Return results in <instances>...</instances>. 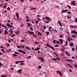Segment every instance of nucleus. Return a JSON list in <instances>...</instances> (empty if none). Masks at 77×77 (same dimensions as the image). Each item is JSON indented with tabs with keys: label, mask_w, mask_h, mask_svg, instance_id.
Wrapping results in <instances>:
<instances>
[{
	"label": "nucleus",
	"mask_w": 77,
	"mask_h": 77,
	"mask_svg": "<svg viewBox=\"0 0 77 77\" xmlns=\"http://www.w3.org/2000/svg\"><path fill=\"white\" fill-rule=\"evenodd\" d=\"M75 22L77 23V18H75Z\"/></svg>",
	"instance_id": "nucleus-41"
},
{
	"label": "nucleus",
	"mask_w": 77,
	"mask_h": 77,
	"mask_svg": "<svg viewBox=\"0 0 77 77\" xmlns=\"http://www.w3.org/2000/svg\"><path fill=\"white\" fill-rule=\"evenodd\" d=\"M26 48L28 50H31V49L30 48H29L28 46H26Z\"/></svg>",
	"instance_id": "nucleus-18"
},
{
	"label": "nucleus",
	"mask_w": 77,
	"mask_h": 77,
	"mask_svg": "<svg viewBox=\"0 0 77 77\" xmlns=\"http://www.w3.org/2000/svg\"><path fill=\"white\" fill-rule=\"evenodd\" d=\"M21 71H22V69H20V70H18V72H21Z\"/></svg>",
	"instance_id": "nucleus-19"
},
{
	"label": "nucleus",
	"mask_w": 77,
	"mask_h": 77,
	"mask_svg": "<svg viewBox=\"0 0 77 77\" xmlns=\"http://www.w3.org/2000/svg\"><path fill=\"white\" fill-rule=\"evenodd\" d=\"M56 59H57V60H60V59H59V58H58L56 57Z\"/></svg>",
	"instance_id": "nucleus-60"
},
{
	"label": "nucleus",
	"mask_w": 77,
	"mask_h": 77,
	"mask_svg": "<svg viewBox=\"0 0 77 77\" xmlns=\"http://www.w3.org/2000/svg\"><path fill=\"white\" fill-rule=\"evenodd\" d=\"M29 20H30L28 18L27 20H26V22H29Z\"/></svg>",
	"instance_id": "nucleus-49"
},
{
	"label": "nucleus",
	"mask_w": 77,
	"mask_h": 77,
	"mask_svg": "<svg viewBox=\"0 0 77 77\" xmlns=\"http://www.w3.org/2000/svg\"><path fill=\"white\" fill-rule=\"evenodd\" d=\"M67 11H68V10H65L64 11L62 10V13H65V12H67Z\"/></svg>",
	"instance_id": "nucleus-9"
},
{
	"label": "nucleus",
	"mask_w": 77,
	"mask_h": 77,
	"mask_svg": "<svg viewBox=\"0 0 77 77\" xmlns=\"http://www.w3.org/2000/svg\"><path fill=\"white\" fill-rule=\"evenodd\" d=\"M67 7H68V8H69V9H71V6H69V5H68Z\"/></svg>",
	"instance_id": "nucleus-40"
},
{
	"label": "nucleus",
	"mask_w": 77,
	"mask_h": 77,
	"mask_svg": "<svg viewBox=\"0 0 77 77\" xmlns=\"http://www.w3.org/2000/svg\"><path fill=\"white\" fill-rule=\"evenodd\" d=\"M22 47H23V45H20V46H19V48H21Z\"/></svg>",
	"instance_id": "nucleus-53"
},
{
	"label": "nucleus",
	"mask_w": 77,
	"mask_h": 77,
	"mask_svg": "<svg viewBox=\"0 0 77 77\" xmlns=\"http://www.w3.org/2000/svg\"><path fill=\"white\" fill-rule=\"evenodd\" d=\"M67 13H68V14H71V12L70 11H68Z\"/></svg>",
	"instance_id": "nucleus-45"
},
{
	"label": "nucleus",
	"mask_w": 77,
	"mask_h": 77,
	"mask_svg": "<svg viewBox=\"0 0 77 77\" xmlns=\"http://www.w3.org/2000/svg\"><path fill=\"white\" fill-rule=\"evenodd\" d=\"M75 28H76L77 29V25L75 26Z\"/></svg>",
	"instance_id": "nucleus-64"
},
{
	"label": "nucleus",
	"mask_w": 77,
	"mask_h": 77,
	"mask_svg": "<svg viewBox=\"0 0 77 77\" xmlns=\"http://www.w3.org/2000/svg\"><path fill=\"white\" fill-rule=\"evenodd\" d=\"M57 74H59L60 75L61 77H62V76H63L62 73V72H61L59 71H57Z\"/></svg>",
	"instance_id": "nucleus-2"
},
{
	"label": "nucleus",
	"mask_w": 77,
	"mask_h": 77,
	"mask_svg": "<svg viewBox=\"0 0 77 77\" xmlns=\"http://www.w3.org/2000/svg\"><path fill=\"white\" fill-rule=\"evenodd\" d=\"M16 15L17 17L18 20H19V19H20V17H19V14H18V13H16Z\"/></svg>",
	"instance_id": "nucleus-7"
},
{
	"label": "nucleus",
	"mask_w": 77,
	"mask_h": 77,
	"mask_svg": "<svg viewBox=\"0 0 77 77\" xmlns=\"http://www.w3.org/2000/svg\"><path fill=\"white\" fill-rule=\"evenodd\" d=\"M66 60V62H72V60Z\"/></svg>",
	"instance_id": "nucleus-17"
},
{
	"label": "nucleus",
	"mask_w": 77,
	"mask_h": 77,
	"mask_svg": "<svg viewBox=\"0 0 77 77\" xmlns=\"http://www.w3.org/2000/svg\"><path fill=\"white\" fill-rule=\"evenodd\" d=\"M51 28H52V27H51V26H50V27L48 28V29H51Z\"/></svg>",
	"instance_id": "nucleus-61"
},
{
	"label": "nucleus",
	"mask_w": 77,
	"mask_h": 77,
	"mask_svg": "<svg viewBox=\"0 0 77 77\" xmlns=\"http://www.w3.org/2000/svg\"><path fill=\"white\" fill-rule=\"evenodd\" d=\"M35 43L36 44H39V43L38 42H35Z\"/></svg>",
	"instance_id": "nucleus-54"
},
{
	"label": "nucleus",
	"mask_w": 77,
	"mask_h": 77,
	"mask_svg": "<svg viewBox=\"0 0 77 77\" xmlns=\"http://www.w3.org/2000/svg\"><path fill=\"white\" fill-rule=\"evenodd\" d=\"M47 47H49V48H51V49H53V50H55V49L54 48H53L52 46H50V45L47 44H46Z\"/></svg>",
	"instance_id": "nucleus-3"
},
{
	"label": "nucleus",
	"mask_w": 77,
	"mask_h": 77,
	"mask_svg": "<svg viewBox=\"0 0 77 77\" xmlns=\"http://www.w3.org/2000/svg\"><path fill=\"white\" fill-rule=\"evenodd\" d=\"M40 49V48H37L36 49H34V50L35 51H37V50H38V51H39V50Z\"/></svg>",
	"instance_id": "nucleus-12"
},
{
	"label": "nucleus",
	"mask_w": 77,
	"mask_h": 77,
	"mask_svg": "<svg viewBox=\"0 0 77 77\" xmlns=\"http://www.w3.org/2000/svg\"><path fill=\"white\" fill-rule=\"evenodd\" d=\"M31 56H29L27 57V59H30V57H31Z\"/></svg>",
	"instance_id": "nucleus-48"
},
{
	"label": "nucleus",
	"mask_w": 77,
	"mask_h": 77,
	"mask_svg": "<svg viewBox=\"0 0 77 77\" xmlns=\"http://www.w3.org/2000/svg\"><path fill=\"white\" fill-rule=\"evenodd\" d=\"M56 42L57 44H60V42L59 41H57Z\"/></svg>",
	"instance_id": "nucleus-36"
},
{
	"label": "nucleus",
	"mask_w": 77,
	"mask_h": 77,
	"mask_svg": "<svg viewBox=\"0 0 77 77\" xmlns=\"http://www.w3.org/2000/svg\"><path fill=\"white\" fill-rule=\"evenodd\" d=\"M7 7V6H6V5L3 6L4 9H6V8Z\"/></svg>",
	"instance_id": "nucleus-30"
},
{
	"label": "nucleus",
	"mask_w": 77,
	"mask_h": 77,
	"mask_svg": "<svg viewBox=\"0 0 77 77\" xmlns=\"http://www.w3.org/2000/svg\"><path fill=\"white\" fill-rule=\"evenodd\" d=\"M13 56L14 57V56H17V55L14 54H12Z\"/></svg>",
	"instance_id": "nucleus-25"
},
{
	"label": "nucleus",
	"mask_w": 77,
	"mask_h": 77,
	"mask_svg": "<svg viewBox=\"0 0 77 77\" xmlns=\"http://www.w3.org/2000/svg\"><path fill=\"white\" fill-rule=\"evenodd\" d=\"M24 61H19L18 63H21V62H24Z\"/></svg>",
	"instance_id": "nucleus-32"
},
{
	"label": "nucleus",
	"mask_w": 77,
	"mask_h": 77,
	"mask_svg": "<svg viewBox=\"0 0 77 77\" xmlns=\"http://www.w3.org/2000/svg\"><path fill=\"white\" fill-rule=\"evenodd\" d=\"M68 41H69V42H70V41H71L70 37H68Z\"/></svg>",
	"instance_id": "nucleus-21"
},
{
	"label": "nucleus",
	"mask_w": 77,
	"mask_h": 77,
	"mask_svg": "<svg viewBox=\"0 0 77 77\" xmlns=\"http://www.w3.org/2000/svg\"><path fill=\"white\" fill-rule=\"evenodd\" d=\"M7 77V75H2L1 76V77Z\"/></svg>",
	"instance_id": "nucleus-27"
},
{
	"label": "nucleus",
	"mask_w": 77,
	"mask_h": 77,
	"mask_svg": "<svg viewBox=\"0 0 77 77\" xmlns=\"http://www.w3.org/2000/svg\"><path fill=\"white\" fill-rule=\"evenodd\" d=\"M74 46V44L73 43L71 42L70 43V44L69 45L70 47H72V46Z\"/></svg>",
	"instance_id": "nucleus-11"
},
{
	"label": "nucleus",
	"mask_w": 77,
	"mask_h": 77,
	"mask_svg": "<svg viewBox=\"0 0 77 77\" xmlns=\"http://www.w3.org/2000/svg\"><path fill=\"white\" fill-rule=\"evenodd\" d=\"M4 33L5 34V35H8V31H6V30H5L4 31Z\"/></svg>",
	"instance_id": "nucleus-8"
},
{
	"label": "nucleus",
	"mask_w": 77,
	"mask_h": 77,
	"mask_svg": "<svg viewBox=\"0 0 77 77\" xmlns=\"http://www.w3.org/2000/svg\"><path fill=\"white\" fill-rule=\"evenodd\" d=\"M72 51H75V49H74V48H72Z\"/></svg>",
	"instance_id": "nucleus-46"
},
{
	"label": "nucleus",
	"mask_w": 77,
	"mask_h": 77,
	"mask_svg": "<svg viewBox=\"0 0 77 77\" xmlns=\"http://www.w3.org/2000/svg\"><path fill=\"white\" fill-rule=\"evenodd\" d=\"M66 54L68 56H71V54H70L68 52L66 51H65Z\"/></svg>",
	"instance_id": "nucleus-6"
},
{
	"label": "nucleus",
	"mask_w": 77,
	"mask_h": 77,
	"mask_svg": "<svg viewBox=\"0 0 77 77\" xmlns=\"http://www.w3.org/2000/svg\"><path fill=\"white\" fill-rule=\"evenodd\" d=\"M20 64L21 65H24V63H20Z\"/></svg>",
	"instance_id": "nucleus-59"
},
{
	"label": "nucleus",
	"mask_w": 77,
	"mask_h": 77,
	"mask_svg": "<svg viewBox=\"0 0 77 77\" xmlns=\"http://www.w3.org/2000/svg\"><path fill=\"white\" fill-rule=\"evenodd\" d=\"M59 41H60V42H61V44H63V40L62 39H59Z\"/></svg>",
	"instance_id": "nucleus-13"
},
{
	"label": "nucleus",
	"mask_w": 77,
	"mask_h": 77,
	"mask_svg": "<svg viewBox=\"0 0 77 77\" xmlns=\"http://www.w3.org/2000/svg\"><path fill=\"white\" fill-rule=\"evenodd\" d=\"M56 42V40H54L53 41V42L54 44H55L56 43H55Z\"/></svg>",
	"instance_id": "nucleus-29"
},
{
	"label": "nucleus",
	"mask_w": 77,
	"mask_h": 77,
	"mask_svg": "<svg viewBox=\"0 0 77 77\" xmlns=\"http://www.w3.org/2000/svg\"><path fill=\"white\" fill-rule=\"evenodd\" d=\"M31 30V31H33V28L31 27H30L29 28Z\"/></svg>",
	"instance_id": "nucleus-28"
},
{
	"label": "nucleus",
	"mask_w": 77,
	"mask_h": 77,
	"mask_svg": "<svg viewBox=\"0 0 77 77\" xmlns=\"http://www.w3.org/2000/svg\"><path fill=\"white\" fill-rule=\"evenodd\" d=\"M45 23H49V21H46L45 22Z\"/></svg>",
	"instance_id": "nucleus-58"
},
{
	"label": "nucleus",
	"mask_w": 77,
	"mask_h": 77,
	"mask_svg": "<svg viewBox=\"0 0 77 77\" xmlns=\"http://www.w3.org/2000/svg\"><path fill=\"white\" fill-rule=\"evenodd\" d=\"M45 19H46V20H48V21H50V17H45Z\"/></svg>",
	"instance_id": "nucleus-10"
},
{
	"label": "nucleus",
	"mask_w": 77,
	"mask_h": 77,
	"mask_svg": "<svg viewBox=\"0 0 77 77\" xmlns=\"http://www.w3.org/2000/svg\"><path fill=\"white\" fill-rule=\"evenodd\" d=\"M8 42L10 43L11 42V40H8Z\"/></svg>",
	"instance_id": "nucleus-63"
},
{
	"label": "nucleus",
	"mask_w": 77,
	"mask_h": 77,
	"mask_svg": "<svg viewBox=\"0 0 77 77\" xmlns=\"http://www.w3.org/2000/svg\"><path fill=\"white\" fill-rule=\"evenodd\" d=\"M14 53L16 54H18V52H15Z\"/></svg>",
	"instance_id": "nucleus-37"
},
{
	"label": "nucleus",
	"mask_w": 77,
	"mask_h": 77,
	"mask_svg": "<svg viewBox=\"0 0 77 77\" xmlns=\"http://www.w3.org/2000/svg\"><path fill=\"white\" fill-rule=\"evenodd\" d=\"M72 38H75V37H76V35H72Z\"/></svg>",
	"instance_id": "nucleus-39"
},
{
	"label": "nucleus",
	"mask_w": 77,
	"mask_h": 77,
	"mask_svg": "<svg viewBox=\"0 0 77 77\" xmlns=\"http://www.w3.org/2000/svg\"><path fill=\"white\" fill-rule=\"evenodd\" d=\"M1 50L2 51V52H4V51H5V50H4V49H1Z\"/></svg>",
	"instance_id": "nucleus-52"
},
{
	"label": "nucleus",
	"mask_w": 77,
	"mask_h": 77,
	"mask_svg": "<svg viewBox=\"0 0 77 77\" xmlns=\"http://www.w3.org/2000/svg\"><path fill=\"white\" fill-rule=\"evenodd\" d=\"M38 68H39V69H41V66H38Z\"/></svg>",
	"instance_id": "nucleus-50"
},
{
	"label": "nucleus",
	"mask_w": 77,
	"mask_h": 77,
	"mask_svg": "<svg viewBox=\"0 0 77 77\" xmlns=\"http://www.w3.org/2000/svg\"><path fill=\"white\" fill-rule=\"evenodd\" d=\"M74 66L75 67V68H77V65L76 64H74Z\"/></svg>",
	"instance_id": "nucleus-47"
},
{
	"label": "nucleus",
	"mask_w": 77,
	"mask_h": 77,
	"mask_svg": "<svg viewBox=\"0 0 77 77\" xmlns=\"http://www.w3.org/2000/svg\"><path fill=\"white\" fill-rule=\"evenodd\" d=\"M53 60H54V61H56V60H57L56 58H54Z\"/></svg>",
	"instance_id": "nucleus-56"
},
{
	"label": "nucleus",
	"mask_w": 77,
	"mask_h": 77,
	"mask_svg": "<svg viewBox=\"0 0 77 77\" xmlns=\"http://www.w3.org/2000/svg\"><path fill=\"white\" fill-rule=\"evenodd\" d=\"M10 30L11 34H12L13 33V31L12 30V29H11Z\"/></svg>",
	"instance_id": "nucleus-31"
},
{
	"label": "nucleus",
	"mask_w": 77,
	"mask_h": 77,
	"mask_svg": "<svg viewBox=\"0 0 77 77\" xmlns=\"http://www.w3.org/2000/svg\"><path fill=\"white\" fill-rule=\"evenodd\" d=\"M35 23H37V24H38V23H39V21H37V20H35Z\"/></svg>",
	"instance_id": "nucleus-44"
},
{
	"label": "nucleus",
	"mask_w": 77,
	"mask_h": 77,
	"mask_svg": "<svg viewBox=\"0 0 77 77\" xmlns=\"http://www.w3.org/2000/svg\"><path fill=\"white\" fill-rule=\"evenodd\" d=\"M18 51L20 53H23V54H26V52H24L21 50H18Z\"/></svg>",
	"instance_id": "nucleus-4"
},
{
	"label": "nucleus",
	"mask_w": 77,
	"mask_h": 77,
	"mask_svg": "<svg viewBox=\"0 0 77 77\" xmlns=\"http://www.w3.org/2000/svg\"><path fill=\"white\" fill-rule=\"evenodd\" d=\"M7 25L8 27H9L10 26V24H9V23H7Z\"/></svg>",
	"instance_id": "nucleus-35"
},
{
	"label": "nucleus",
	"mask_w": 77,
	"mask_h": 77,
	"mask_svg": "<svg viewBox=\"0 0 77 77\" xmlns=\"http://www.w3.org/2000/svg\"><path fill=\"white\" fill-rule=\"evenodd\" d=\"M38 35H39V36H42V33H41L40 32H38Z\"/></svg>",
	"instance_id": "nucleus-23"
},
{
	"label": "nucleus",
	"mask_w": 77,
	"mask_h": 77,
	"mask_svg": "<svg viewBox=\"0 0 77 77\" xmlns=\"http://www.w3.org/2000/svg\"><path fill=\"white\" fill-rule=\"evenodd\" d=\"M67 18L68 19H70V18H71V17H69V16H67Z\"/></svg>",
	"instance_id": "nucleus-34"
},
{
	"label": "nucleus",
	"mask_w": 77,
	"mask_h": 77,
	"mask_svg": "<svg viewBox=\"0 0 77 77\" xmlns=\"http://www.w3.org/2000/svg\"><path fill=\"white\" fill-rule=\"evenodd\" d=\"M27 25H28V26H29V27H30V26H31V23H27Z\"/></svg>",
	"instance_id": "nucleus-24"
},
{
	"label": "nucleus",
	"mask_w": 77,
	"mask_h": 77,
	"mask_svg": "<svg viewBox=\"0 0 77 77\" xmlns=\"http://www.w3.org/2000/svg\"><path fill=\"white\" fill-rule=\"evenodd\" d=\"M11 49H9V50H8L7 51V52L8 53H9L11 52Z\"/></svg>",
	"instance_id": "nucleus-20"
},
{
	"label": "nucleus",
	"mask_w": 77,
	"mask_h": 77,
	"mask_svg": "<svg viewBox=\"0 0 77 77\" xmlns=\"http://www.w3.org/2000/svg\"><path fill=\"white\" fill-rule=\"evenodd\" d=\"M60 38H63V35H60Z\"/></svg>",
	"instance_id": "nucleus-26"
},
{
	"label": "nucleus",
	"mask_w": 77,
	"mask_h": 77,
	"mask_svg": "<svg viewBox=\"0 0 77 77\" xmlns=\"http://www.w3.org/2000/svg\"><path fill=\"white\" fill-rule=\"evenodd\" d=\"M40 60L41 62H44V60L42 57L41 58Z\"/></svg>",
	"instance_id": "nucleus-14"
},
{
	"label": "nucleus",
	"mask_w": 77,
	"mask_h": 77,
	"mask_svg": "<svg viewBox=\"0 0 77 77\" xmlns=\"http://www.w3.org/2000/svg\"><path fill=\"white\" fill-rule=\"evenodd\" d=\"M71 27H72V28H75V26H74L72 25H71Z\"/></svg>",
	"instance_id": "nucleus-38"
},
{
	"label": "nucleus",
	"mask_w": 77,
	"mask_h": 77,
	"mask_svg": "<svg viewBox=\"0 0 77 77\" xmlns=\"http://www.w3.org/2000/svg\"><path fill=\"white\" fill-rule=\"evenodd\" d=\"M19 33L20 31H17V32H15L16 35H17L19 34Z\"/></svg>",
	"instance_id": "nucleus-16"
},
{
	"label": "nucleus",
	"mask_w": 77,
	"mask_h": 77,
	"mask_svg": "<svg viewBox=\"0 0 77 77\" xmlns=\"http://www.w3.org/2000/svg\"><path fill=\"white\" fill-rule=\"evenodd\" d=\"M14 36H15V34H12L11 37H14Z\"/></svg>",
	"instance_id": "nucleus-55"
},
{
	"label": "nucleus",
	"mask_w": 77,
	"mask_h": 77,
	"mask_svg": "<svg viewBox=\"0 0 77 77\" xmlns=\"http://www.w3.org/2000/svg\"><path fill=\"white\" fill-rule=\"evenodd\" d=\"M46 33L47 34V35L48 36V35H49L48 34L49 33V32H46Z\"/></svg>",
	"instance_id": "nucleus-43"
},
{
	"label": "nucleus",
	"mask_w": 77,
	"mask_h": 77,
	"mask_svg": "<svg viewBox=\"0 0 77 77\" xmlns=\"http://www.w3.org/2000/svg\"><path fill=\"white\" fill-rule=\"evenodd\" d=\"M35 10V8H31V10Z\"/></svg>",
	"instance_id": "nucleus-62"
},
{
	"label": "nucleus",
	"mask_w": 77,
	"mask_h": 77,
	"mask_svg": "<svg viewBox=\"0 0 77 77\" xmlns=\"http://www.w3.org/2000/svg\"><path fill=\"white\" fill-rule=\"evenodd\" d=\"M43 28L45 30L46 29V26H43Z\"/></svg>",
	"instance_id": "nucleus-33"
},
{
	"label": "nucleus",
	"mask_w": 77,
	"mask_h": 77,
	"mask_svg": "<svg viewBox=\"0 0 77 77\" xmlns=\"http://www.w3.org/2000/svg\"><path fill=\"white\" fill-rule=\"evenodd\" d=\"M41 57H37V58L38 60H40L41 59Z\"/></svg>",
	"instance_id": "nucleus-22"
},
{
	"label": "nucleus",
	"mask_w": 77,
	"mask_h": 77,
	"mask_svg": "<svg viewBox=\"0 0 77 77\" xmlns=\"http://www.w3.org/2000/svg\"><path fill=\"white\" fill-rule=\"evenodd\" d=\"M7 10H8L9 11L10 10V7H8L7 8Z\"/></svg>",
	"instance_id": "nucleus-51"
},
{
	"label": "nucleus",
	"mask_w": 77,
	"mask_h": 77,
	"mask_svg": "<svg viewBox=\"0 0 77 77\" xmlns=\"http://www.w3.org/2000/svg\"><path fill=\"white\" fill-rule=\"evenodd\" d=\"M71 4H72V5H76L75 3V2L74 1H72L71 2Z\"/></svg>",
	"instance_id": "nucleus-15"
},
{
	"label": "nucleus",
	"mask_w": 77,
	"mask_h": 77,
	"mask_svg": "<svg viewBox=\"0 0 77 77\" xmlns=\"http://www.w3.org/2000/svg\"><path fill=\"white\" fill-rule=\"evenodd\" d=\"M61 51H63V52H65V50H64L63 49H62L61 50Z\"/></svg>",
	"instance_id": "nucleus-57"
},
{
	"label": "nucleus",
	"mask_w": 77,
	"mask_h": 77,
	"mask_svg": "<svg viewBox=\"0 0 77 77\" xmlns=\"http://www.w3.org/2000/svg\"><path fill=\"white\" fill-rule=\"evenodd\" d=\"M28 33H29L30 35H31V34H32L33 35H33V36L34 37H35L36 38L37 37L36 35H35V33H34V32L29 31H28Z\"/></svg>",
	"instance_id": "nucleus-1"
},
{
	"label": "nucleus",
	"mask_w": 77,
	"mask_h": 77,
	"mask_svg": "<svg viewBox=\"0 0 77 77\" xmlns=\"http://www.w3.org/2000/svg\"><path fill=\"white\" fill-rule=\"evenodd\" d=\"M24 42V40H22L21 41V42L22 43Z\"/></svg>",
	"instance_id": "nucleus-42"
},
{
	"label": "nucleus",
	"mask_w": 77,
	"mask_h": 77,
	"mask_svg": "<svg viewBox=\"0 0 77 77\" xmlns=\"http://www.w3.org/2000/svg\"><path fill=\"white\" fill-rule=\"evenodd\" d=\"M75 33V35H77V32H76V31L73 30L71 31V34H72V33Z\"/></svg>",
	"instance_id": "nucleus-5"
}]
</instances>
